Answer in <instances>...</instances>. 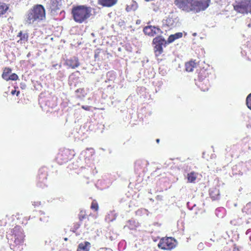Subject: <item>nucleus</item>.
Wrapping results in <instances>:
<instances>
[{"instance_id": "aec40b11", "label": "nucleus", "mask_w": 251, "mask_h": 251, "mask_svg": "<svg viewBox=\"0 0 251 251\" xmlns=\"http://www.w3.org/2000/svg\"><path fill=\"white\" fill-rule=\"evenodd\" d=\"M11 73V69L9 68H6L4 70L2 75V78L5 80L7 81V78L10 76Z\"/></svg>"}, {"instance_id": "4be33fe9", "label": "nucleus", "mask_w": 251, "mask_h": 251, "mask_svg": "<svg viewBox=\"0 0 251 251\" xmlns=\"http://www.w3.org/2000/svg\"><path fill=\"white\" fill-rule=\"evenodd\" d=\"M8 8L9 6L5 3L0 5V16L5 13Z\"/></svg>"}, {"instance_id": "1a4fd4ad", "label": "nucleus", "mask_w": 251, "mask_h": 251, "mask_svg": "<svg viewBox=\"0 0 251 251\" xmlns=\"http://www.w3.org/2000/svg\"><path fill=\"white\" fill-rule=\"evenodd\" d=\"M64 2V0H50L47 4V9L54 14L62 8Z\"/></svg>"}, {"instance_id": "20e7f679", "label": "nucleus", "mask_w": 251, "mask_h": 251, "mask_svg": "<svg viewBox=\"0 0 251 251\" xmlns=\"http://www.w3.org/2000/svg\"><path fill=\"white\" fill-rule=\"evenodd\" d=\"M154 45L153 50L156 56H160L163 52V47H166L168 44L162 36H158L155 37L152 41Z\"/></svg>"}, {"instance_id": "a211bd4d", "label": "nucleus", "mask_w": 251, "mask_h": 251, "mask_svg": "<svg viewBox=\"0 0 251 251\" xmlns=\"http://www.w3.org/2000/svg\"><path fill=\"white\" fill-rule=\"evenodd\" d=\"M197 177V174L194 172H191L188 173L187 176L188 181L190 183L195 182Z\"/></svg>"}, {"instance_id": "473e14b6", "label": "nucleus", "mask_w": 251, "mask_h": 251, "mask_svg": "<svg viewBox=\"0 0 251 251\" xmlns=\"http://www.w3.org/2000/svg\"><path fill=\"white\" fill-rule=\"evenodd\" d=\"M156 142H157V143H158L159 142V141H160V140H159V139H157L156 140Z\"/></svg>"}, {"instance_id": "4468645a", "label": "nucleus", "mask_w": 251, "mask_h": 251, "mask_svg": "<svg viewBox=\"0 0 251 251\" xmlns=\"http://www.w3.org/2000/svg\"><path fill=\"white\" fill-rule=\"evenodd\" d=\"M90 248V243L88 241H85L78 244L76 251H89Z\"/></svg>"}, {"instance_id": "bb28decb", "label": "nucleus", "mask_w": 251, "mask_h": 251, "mask_svg": "<svg viewBox=\"0 0 251 251\" xmlns=\"http://www.w3.org/2000/svg\"><path fill=\"white\" fill-rule=\"evenodd\" d=\"M18 76L16 74H12L7 78V81L9 80H16L18 79Z\"/></svg>"}, {"instance_id": "c85d7f7f", "label": "nucleus", "mask_w": 251, "mask_h": 251, "mask_svg": "<svg viewBox=\"0 0 251 251\" xmlns=\"http://www.w3.org/2000/svg\"><path fill=\"white\" fill-rule=\"evenodd\" d=\"M248 46L249 47L250 50L251 51V41L249 42V43L248 44Z\"/></svg>"}, {"instance_id": "6e6552de", "label": "nucleus", "mask_w": 251, "mask_h": 251, "mask_svg": "<svg viewBox=\"0 0 251 251\" xmlns=\"http://www.w3.org/2000/svg\"><path fill=\"white\" fill-rule=\"evenodd\" d=\"M71 151L69 149H63L59 151L56 157L57 163L62 165L68 162L72 157Z\"/></svg>"}, {"instance_id": "6ab92c4d", "label": "nucleus", "mask_w": 251, "mask_h": 251, "mask_svg": "<svg viewBox=\"0 0 251 251\" xmlns=\"http://www.w3.org/2000/svg\"><path fill=\"white\" fill-rule=\"evenodd\" d=\"M77 97L78 98L84 97L86 95V93L84 88H79L75 90Z\"/></svg>"}, {"instance_id": "ddd939ff", "label": "nucleus", "mask_w": 251, "mask_h": 251, "mask_svg": "<svg viewBox=\"0 0 251 251\" xmlns=\"http://www.w3.org/2000/svg\"><path fill=\"white\" fill-rule=\"evenodd\" d=\"M198 62L196 60H191L185 63V70L188 72L193 71L194 69L196 68Z\"/></svg>"}, {"instance_id": "cd10ccee", "label": "nucleus", "mask_w": 251, "mask_h": 251, "mask_svg": "<svg viewBox=\"0 0 251 251\" xmlns=\"http://www.w3.org/2000/svg\"><path fill=\"white\" fill-rule=\"evenodd\" d=\"M82 108H83V109L85 110H87V111H89L90 110V107L89 106H84V105H83L82 106Z\"/></svg>"}, {"instance_id": "39448f33", "label": "nucleus", "mask_w": 251, "mask_h": 251, "mask_svg": "<svg viewBox=\"0 0 251 251\" xmlns=\"http://www.w3.org/2000/svg\"><path fill=\"white\" fill-rule=\"evenodd\" d=\"M234 9L242 14L251 13V0H242L233 5Z\"/></svg>"}, {"instance_id": "2eb2a0df", "label": "nucleus", "mask_w": 251, "mask_h": 251, "mask_svg": "<svg viewBox=\"0 0 251 251\" xmlns=\"http://www.w3.org/2000/svg\"><path fill=\"white\" fill-rule=\"evenodd\" d=\"M209 195L212 200H218L220 198V191L217 188H212L210 190Z\"/></svg>"}, {"instance_id": "b1692460", "label": "nucleus", "mask_w": 251, "mask_h": 251, "mask_svg": "<svg viewBox=\"0 0 251 251\" xmlns=\"http://www.w3.org/2000/svg\"><path fill=\"white\" fill-rule=\"evenodd\" d=\"M101 53H103V51L100 49H98L95 51L94 58L95 60H100V54Z\"/></svg>"}, {"instance_id": "9d476101", "label": "nucleus", "mask_w": 251, "mask_h": 251, "mask_svg": "<svg viewBox=\"0 0 251 251\" xmlns=\"http://www.w3.org/2000/svg\"><path fill=\"white\" fill-rule=\"evenodd\" d=\"M32 17L34 20L40 21L45 18V10L43 5L41 4L35 5L32 9Z\"/></svg>"}, {"instance_id": "5701e85b", "label": "nucleus", "mask_w": 251, "mask_h": 251, "mask_svg": "<svg viewBox=\"0 0 251 251\" xmlns=\"http://www.w3.org/2000/svg\"><path fill=\"white\" fill-rule=\"evenodd\" d=\"M90 208L95 211H98L99 208V204L97 201L94 200L92 201Z\"/></svg>"}, {"instance_id": "c756f323", "label": "nucleus", "mask_w": 251, "mask_h": 251, "mask_svg": "<svg viewBox=\"0 0 251 251\" xmlns=\"http://www.w3.org/2000/svg\"><path fill=\"white\" fill-rule=\"evenodd\" d=\"M16 90H13L11 91V93L12 95H14L16 94Z\"/></svg>"}, {"instance_id": "393cba45", "label": "nucleus", "mask_w": 251, "mask_h": 251, "mask_svg": "<svg viewBox=\"0 0 251 251\" xmlns=\"http://www.w3.org/2000/svg\"><path fill=\"white\" fill-rule=\"evenodd\" d=\"M31 10L30 9L28 11L27 14L26 15L25 18L26 23L30 24L31 23Z\"/></svg>"}, {"instance_id": "0eeeda50", "label": "nucleus", "mask_w": 251, "mask_h": 251, "mask_svg": "<svg viewBox=\"0 0 251 251\" xmlns=\"http://www.w3.org/2000/svg\"><path fill=\"white\" fill-rule=\"evenodd\" d=\"M176 245V240L172 237H165L161 238L158 247L163 250H171L175 248Z\"/></svg>"}, {"instance_id": "72a5a7b5", "label": "nucleus", "mask_w": 251, "mask_h": 251, "mask_svg": "<svg viewBox=\"0 0 251 251\" xmlns=\"http://www.w3.org/2000/svg\"><path fill=\"white\" fill-rule=\"evenodd\" d=\"M19 36H22V32H20V33H19Z\"/></svg>"}, {"instance_id": "f03ea898", "label": "nucleus", "mask_w": 251, "mask_h": 251, "mask_svg": "<svg viewBox=\"0 0 251 251\" xmlns=\"http://www.w3.org/2000/svg\"><path fill=\"white\" fill-rule=\"evenodd\" d=\"M92 8L85 5L73 6L71 14L75 22L78 24L87 23L92 16Z\"/></svg>"}, {"instance_id": "2f4dec72", "label": "nucleus", "mask_w": 251, "mask_h": 251, "mask_svg": "<svg viewBox=\"0 0 251 251\" xmlns=\"http://www.w3.org/2000/svg\"><path fill=\"white\" fill-rule=\"evenodd\" d=\"M26 37H27V36L25 37V35H24L23 37H21V39H23V38L25 39Z\"/></svg>"}, {"instance_id": "f3484780", "label": "nucleus", "mask_w": 251, "mask_h": 251, "mask_svg": "<svg viewBox=\"0 0 251 251\" xmlns=\"http://www.w3.org/2000/svg\"><path fill=\"white\" fill-rule=\"evenodd\" d=\"M182 33L177 32L174 34L170 35L167 39L168 43L170 44L173 42L176 39L180 38L182 37Z\"/></svg>"}, {"instance_id": "dca6fc26", "label": "nucleus", "mask_w": 251, "mask_h": 251, "mask_svg": "<svg viewBox=\"0 0 251 251\" xmlns=\"http://www.w3.org/2000/svg\"><path fill=\"white\" fill-rule=\"evenodd\" d=\"M117 0H99V3L103 6L111 7L116 3Z\"/></svg>"}, {"instance_id": "9b49d317", "label": "nucleus", "mask_w": 251, "mask_h": 251, "mask_svg": "<svg viewBox=\"0 0 251 251\" xmlns=\"http://www.w3.org/2000/svg\"><path fill=\"white\" fill-rule=\"evenodd\" d=\"M145 34L150 36H154L161 32V29L157 27L154 26H147L143 29Z\"/></svg>"}, {"instance_id": "7ed1b4c3", "label": "nucleus", "mask_w": 251, "mask_h": 251, "mask_svg": "<svg viewBox=\"0 0 251 251\" xmlns=\"http://www.w3.org/2000/svg\"><path fill=\"white\" fill-rule=\"evenodd\" d=\"M6 237L9 242L10 248L14 250L15 247L23 244L25 235L23 229L20 226H17L9 229Z\"/></svg>"}, {"instance_id": "423d86ee", "label": "nucleus", "mask_w": 251, "mask_h": 251, "mask_svg": "<svg viewBox=\"0 0 251 251\" xmlns=\"http://www.w3.org/2000/svg\"><path fill=\"white\" fill-rule=\"evenodd\" d=\"M208 76V71L205 69L201 70L199 73L198 79L199 83L198 85L204 91L208 90L209 89V83L207 79Z\"/></svg>"}, {"instance_id": "412c9836", "label": "nucleus", "mask_w": 251, "mask_h": 251, "mask_svg": "<svg viewBox=\"0 0 251 251\" xmlns=\"http://www.w3.org/2000/svg\"><path fill=\"white\" fill-rule=\"evenodd\" d=\"M88 218L86 212L84 210H81L78 214V219L80 222H82L83 220Z\"/></svg>"}, {"instance_id": "a878e982", "label": "nucleus", "mask_w": 251, "mask_h": 251, "mask_svg": "<svg viewBox=\"0 0 251 251\" xmlns=\"http://www.w3.org/2000/svg\"><path fill=\"white\" fill-rule=\"evenodd\" d=\"M246 104L248 108L251 110V93L246 98Z\"/></svg>"}, {"instance_id": "f257e3e1", "label": "nucleus", "mask_w": 251, "mask_h": 251, "mask_svg": "<svg viewBox=\"0 0 251 251\" xmlns=\"http://www.w3.org/2000/svg\"><path fill=\"white\" fill-rule=\"evenodd\" d=\"M210 0L199 1L196 0H175L174 3L179 9L189 12H199L204 10L209 6Z\"/></svg>"}, {"instance_id": "7c9ffc66", "label": "nucleus", "mask_w": 251, "mask_h": 251, "mask_svg": "<svg viewBox=\"0 0 251 251\" xmlns=\"http://www.w3.org/2000/svg\"><path fill=\"white\" fill-rule=\"evenodd\" d=\"M19 93H20V92H19V91H16V95H17V96L19 95Z\"/></svg>"}, {"instance_id": "f8f14e48", "label": "nucleus", "mask_w": 251, "mask_h": 251, "mask_svg": "<svg viewBox=\"0 0 251 251\" xmlns=\"http://www.w3.org/2000/svg\"><path fill=\"white\" fill-rule=\"evenodd\" d=\"M66 64L69 68L75 69L80 65L78 58L76 57H73L66 60Z\"/></svg>"}]
</instances>
